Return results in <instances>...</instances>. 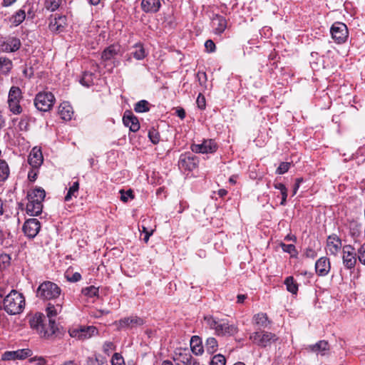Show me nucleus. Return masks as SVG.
<instances>
[{
    "instance_id": "nucleus-55",
    "label": "nucleus",
    "mask_w": 365,
    "mask_h": 365,
    "mask_svg": "<svg viewBox=\"0 0 365 365\" xmlns=\"http://www.w3.org/2000/svg\"><path fill=\"white\" fill-rule=\"evenodd\" d=\"M176 114L180 118V119H184L185 117V111L183 108H178L177 110H176Z\"/></svg>"
},
{
    "instance_id": "nucleus-23",
    "label": "nucleus",
    "mask_w": 365,
    "mask_h": 365,
    "mask_svg": "<svg viewBox=\"0 0 365 365\" xmlns=\"http://www.w3.org/2000/svg\"><path fill=\"white\" fill-rule=\"evenodd\" d=\"M58 114L63 120H70L73 114L72 106L68 102H63L58 107Z\"/></svg>"
},
{
    "instance_id": "nucleus-16",
    "label": "nucleus",
    "mask_w": 365,
    "mask_h": 365,
    "mask_svg": "<svg viewBox=\"0 0 365 365\" xmlns=\"http://www.w3.org/2000/svg\"><path fill=\"white\" fill-rule=\"evenodd\" d=\"M330 268V262L326 257L319 258L315 263V270L319 276L324 277L327 275Z\"/></svg>"
},
{
    "instance_id": "nucleus-59",
    "label": "nucleus",
    "mask_w": 365,
    "mask_h": 365,
    "mask_svg": "<svg viewBox=\"0 0 365 365\" xmlns=\"http://www.w3.org/2000/svg\"><path fill=\"white\" fill-rule=\"evenodd\" d=\"M98 359L96 358H88L86 360V365H96Z\"/></svg>"
},
{
    "instance_id": "nucleus-17",
    "label": "nucleus",
    "mask_w": 365,
    "mask_h": 365,
    "mask_svg": "<svg viewBox=\"0 0 365 365\" xmlns=\"http://www.w3.org/2000/svg\"><path fill=\"white\" fill-rule=\"evenodd\" d=\"M211 24L213 31L216 34L223 33L227 28V20L225 17L218 14L213 16Z\"/></svg>"
},
{
    "instance_id": "nucleus-19",
    "label": "nucleus",
    "mask_w": 365,
    "mask_h": 365,
    "mask_svg": "<svg viewBox=\"0 0 365 365\" xmlns=\"http://www.w3.org/2000/svg\"><path fill=\"white\" fill-rule=\"evenodd\" d=\"M66 21V16L58 15V16H55L49 24V29L52 31L58 33L62 32L67 24Z\"/></svg>"
},
{
    "instance_id": "nucleus-30",
    "label": "nucleus",
    "mask_w": 365,
    "mask_h": 365,
    "mask_svg": "<svg viewBox=\"0 0 365 365\" xmlns=\"http://www.w3.org/2000/svg\"><path fill=\"white\" fill-rule=\"evenodd\" d=\"M253 320L255 324L260 327L265 328L269 324L268 317L264 313H258L255 314L253 317Z\"/></svg>"
},
{
    "instance_id": "nucleus-47",
    "label": "nucleus",
    "mask_w": 365,
    "mask_h": 365,
    "mask_svg": "<svg viewBox=\"0 0 365 365\" xmlns=\"http://www.w3.org/2000/svg\"><path fill=\"white\" fill-rule=\"evenodd\" d=\"M148 137L153 144H157L160 141V135L158 132L154 129L149 130Z\"/></svg>"
},
{
    "instance_id": "nucleus-14",
    "label": "nucleus",
    "mask_w": 365,
    "mask_h": 365,
    "mask_svg": "<svg viewBox=\"0 0 365 365\" xmlns=\"http://www.w3.org/2000/svg\"><path fill=\"white\" fill-rule=\"evenodd\" d=\"M341 248V241L336 235H329L327 240V252L332 255H337Z\"/></svg>"
},
{
    "instance_id": "nucleus-31",
    "label": "nucleus",
    "mask_w": 365,
    "mask_h": 365,
    "mask_svg": "<svg viewBox=\"0 0 365 365\" xmlns=\"http://www.w3.org/2000/svg\"><path fill=\"white\" fill-rule=\"evenodd\" d=\"M284 284L288 292L296 294L298 292V284L292 276L287 277L284 280Z\"/></svg>"
},
{
    "instance_id": "nucleus-22",
    "label": "nucleus",
    "mask_w": 365,
    "mask_h": 365,
    "mask_svg": "<svg viewBox=\"0 0 365 365\" xmlns=\"http://www.w3.org/2000/svg\"><path fill=\"white\" fill-rule=\"evenodd\" d=\"M26 205V212L31 216H36L41 213L43 209V202L34 200H28Z\"/></svg>"
},
{
    "instance_id": "nucleus-39",
    "label": "nucleus",
    "mask_w": 365,
    "mask_h": 365,
    "mask_svg": "<svg viewBox=\"0 0 365 365\" xmlns=\"http://www.w3.org/2000/svg\"><path fill=\"white\" fill-rule=\"evenodd\" d=\"M93 74L91 72H84L80 81L81 83L86 87H89L93 84Z\"/></svg>"
},
{
    "instance_id": "nucleus-9",
    "label": "nucleus",
    "mask_w": 365,
    "mask_h": 365,
    "mask_svg": "<svg viewBox=\"0 0 365 365\" xmlns=\"http://www.w3.org/2000/svg\"><path fill=\"white\" fill-rule=\"evenodd\" d=\"M342 251V259L344 267L349 269L354 268L356 263L355 249L351 245H345L343 247Z\"/></svg>"
},
{
    "instance_id": "nucleus-6",
    "label": "nucleus",
    "mask_w": 365,
    "mask_h": 365,
    "mask_svg": "<svg viewBox=\"0 0 365 365\" xmlns=\"http://www.w3.org/2000/svg\"><path fill=\"white\" fill-rule=\"evenodd\" d=\"M145 322L143 318L135 315L124 317L118 321H115L113 324L117 327V329H133L144 324Z\"/></svg>"
},
{
    "instance_id": "nucleus-62",
    "label": "nucleus",
    "mask_w": 365,
    "mask_h": 365,
    "mask_svg": "<svg viewBox=\"0 0 365 365\" xmlns=\"http://www.w3.org/2000/svg\"><path fill=\"white\" fill-rule=\"evenodd\" d=\"M113 346V344L110 342L105 343L103 346V349L105 351H108L109 349H111Z\"/></svg>"
},
{
    "instance_id": "nucleus-49",
    "label": "nucleus",
    "mask_w": 365,
    "mask_h": 365,
    "mask_svg": "<svg viewBox=\"0 0 365 365\" xmlns=\"http://www.w3.org/2000/svg\"><path fill=\"white\" fill-rule=\"evenodd\" d=\"M290 168V163L287 162L281 163L279 166L276 170V173L279 175H282L287 173Z\"/></svg>"
},
{
    "instance_id": "nucleus-48",
    "label": "nucleus",
    "mask_w": 365,
    "mask_h": 365,
    "mask_svg": "<svg viewBox=\"0 0 365 365\" xmlns=\"http://www.w3.org/2000/svg\"><path fill=\"white\" fill-rule=\"evenodd\" d=\"M65 277L68 281L71 282H78L81 279V275L78 272H75L71 275L68 272H66Z\"/></svg>"
},
{
    "instance_id": "nucleus-4",
    "label": "nucleus",
    "mask_w": 365,
    "mask_h": 365,
    "mask_svg": "<svg viewBox=\"0 0 365 365\" xmlns=\"http://www.w3.org/2000/svg\"><path fill=\"white\" fill-rule=\"evenodd\" d=\"M55 101L56 98L51 92H39L35 97L34 105L38 110L47 112L52 108Z\"/></svg>"
},
{
    "instance_id": "nucleus-57",
    "label": "nucleus",
    "mask_w": 365,
    "mask_h": 365,
    "mask_svg": "<svg viewBox=\"0 0 365 365\" xmlns=\"http://www.w3.org/2000/svg\"><path fill=\"white\" fill-rule=\"evenodd\" d=\"M17 0H3L1 2V5L4 7H8L15 3Z\"/></svg>"
},
{
    "instance_id": "nucleus-58",
    "label": "nucleus",
    "mask_w": 365,
    "mask_h": 365,
    "mask_svg": "<svg viewBox=\"0 0 365 365\" xmlns=\"http://www.w3.org/2000/svg\"><path fill=\"white\" fill-rule=\"evenodd\" d=\"M36 175H37L36 173L34 172V170H31V171L29 172L28 178L31 181H35L36 179Z\"/></svg>"
},
{
    "instance_id": "nucleus-40",
    "label": "nucleus",
    "mask_w": 365,
    "mask_h": 365,
    "mask_svg": "<svg viewBox=\"0 0 365 365\" xmlns=\"http://www.w3.org/2000/svg\"><path fill=\"white\" fill-rule=\"evenodd\" d=\"M62 3V0H46L45 6L48 10L54 11L57 10Z\"/></svg>"
},
{
    "instance_id": "nucleus-44",
    "label": "nucleus",
    "mask_w": 365,
    "mask_h": 365,
    "mask_svg": "<svg viewBox=\"0 0 365 365\" xmlns=\"http://www.w3.org/2000/svg\"><path fill=\"white\" fill-rule=\"evenodd\" d=\"M120 200L124 202H126L128 201L129 199H133V197H134L133 191L130 189L128 190L126 192H125L123 190H120Z\"/></svg>"
},
{
    "instance_id": "nucleus-12",
    "label": "nucleus",
    "mask_w": 365,
    "mask_h": 365,
    "mask_svg": "<svg viewBox=\"0 0 365 365\" xmlns=\"http://www.w3.org/2000/svg\"><path fill=\"white\" fill-rule=\"evenodd\" d=\"M217 148L216 143L212 139L205 140L200 144H193L191 146L192 150L197 153H212L215 152Z\"/></svg>"
},
{
    "instance_id": "nucleus-13",
    "label": "nucleus",
    "mask_w": 365,
    "mask_h": 365,
    "mask_svg": "<svg viewBox=\"0 0 365 365\" xmlns=\"http://www.w3.org/2000/svg\"><path fill=\"white\" fill-rule=\"evenodd\" d=\"M32 351L29 349H18L16 351H8L3 354V360L24 359L30 356Z\"/></svg>"
},
{
    "instance_id": "nucleus-29",
    "label": "nucleus",
    "mask_w": 365,
    "mask_h": 365,
    "mask_svg": "<svg viewBox=\"0 0 365 365\" xmlns=\"http://www.w3.org/2000/svg\"><path fill=\"white\" fill-rule=\"evenodd\" d=\"M12 62L7 58L0 57V75L7 74L12 68Z\"/></svg>"
},
{
    "instance_id": "nucleus-7",
    "label": "nucleus",
    "mask_w": 365,
    "mask_h": 365,
    "mask_svg": "<svg viewBox=\"0 0 365 365\" xmlns=\"http://www.w3.org/2000/svg\"><path fill=\"white\" fill-rule=\"evenodd\" d=\"M330 32L332 38L338 44L345 43L349 36L346 25L341 22H335L332 25Z\"/></svg>"
},
{
    "instance_id": "nucleus-38",
    "label": "nucleus",
    "mask_w": 365,
    "mask_h": 365,
    "mask_svg": "<svg viewBox=\"0 0 365 365\" xmlns=\"http://www.w3.org/2000/svg\"><path fill=\"white\" fill-rule=\"evenodd\" d=\"M26 18L25 11L22 9L19 10L14 15H13L11 19L12 22L15 26H18L21 24Z\"/></svg>"
},
{
    "instance_id": "nucleus-25",
    "label": "nucleus",
    "mask_w": 365,
    "mask_h": 365,
    "mask_svg": "<svg viewBox=\"0 0 365 365\" xmlns=\"http://www.w3.org/2000/svg\"><path fill=\"white\" fill-rule=\"evenodd\" d=\"M46 196L45 190L41 187L35 188L28 192V200H34L43 202Z\"/></svg>"
},
{
    "instance_id": "nucleus-56",
    "label": "nucleus",
    "mask_w": 365,
    "mask_h": 365,
    "mask_svg": "<svg viewBox=\"0 0 365 365\" xmlns=\"http://www.w3.org/2000/svg\"><path fill=\"white\" fill-rule=\"evenodd\" d=\"M274 187L275 189H277V190H280L281 193L283 191H285V190H287V187H285V185L284 184H282V183H280V182L274 183Z\"/></svg>"
},
{
    "instance_id": "nucleus-61",
    "label": "nucleus",
    "mask_w": 365,
    "mask_h": 365,
    "mask_svg": "<svg viewBox=\"0 0 365 365\" xmlns=\"http://www.w3.org/2000/svg\"><path fill=\"white\" fill-rule=\"evenodd\" d=\"M237 298V303L242 304L247 299V296L245 294H238Z\"/></svg>"
},
{
    "instance_id": "nucleus-11",
    "label": "nucleus",
    "mask_w": 365,
    "mask_h": 365,
    "mask_svg": "<svg viewBox=\"0 0 365 365\" xmlns=\"http://www.w3.org/2000/svg\"><path fill=\"white\" fill-rule=\"evenodd\" d=\"M198 160L197 157L190 153H184L180 156L178 165L185 170H193L197 168Z\"/></svg>"
},
{
    "instance_id": "nucleus-34",
    "label": "nucleus",
    "mask_w": 365,
    "mask_h": 365,
    "mask_svg": "<svg viewBox=\"0 0 365 365\" xmlns=\"http://www.w3.org/2000/svg\"><path fill=\"white\" fill-rule=\"evenodd\" d=\"M9 175V168L8 164L0 160V182L5 181Z\"/></svg>"
},
{
    "instance_id": "nucleus-18",
    "label": "nucleus",
    "mask_w": 365,
    "mask_h": 365,
    "mask_svg": "<svg viewBox=\"0 0 365 365\" xmlns=\"http://www.w3.org/2000/svg\"><path fill=\"white\" fill-rule=\"evenodd\" d=\"M56 330L57 327L55 319H48V322H46V321L43 322L38 334L41 337L48 338L53 335Z\"/></svg>"
},
{
    "instance_id": "nucleus-26",
    "label": "nucleus",
    "mask_w": 365,
    "mask_h": 365,
    "mask_svg": "<svg viewBox=\"0 0 365 365\" xmlns=\"http://www.w3.org/2000/svg\"><path fill=\"white\" fill-rule=\"evenodd\" d=\"M62 303H58L56 305L48 303L46 309V315L48 319H54L58 314L61 312Z\"/></svg>"
},
{
    "instance_id": "nucleus-10",
    "label": "nucleus",
    "mask_w": 365,
    "mask_h": 365,
    "mask_svg": "<svg viewBox=\"0 0 365 365\" xmlns=\"http://www.w3.org/2000/svg\"><path fill=\"white\" fill-rule=\"evenodd\" d=\"M41 229L39 221L36 218H30L25 221L23 225V231L29 238L35 237Z\"/></svg>"
},
{
    "instance_id": "nucleus-36",
    "label": "nucleus",
    "mask_w": 365,
    "mask_h": 365,
    "mask_svg": "<svg viewBox=\"0 0 365 365\" xmlns=\"http://www.w3.org/2000/svg\"><path fill=\"white\" fill-rule=\"evenodd\" d=\"M217 341L214 337H209L206 340L205 348L209 353H214L217 349Z\"/></svg>"
},
{
    "instance_id": "nucleus-41",
    "label": "nucleus",
    "mask_w": 365,
    "mask_h": 365,
    "mask_svg": "<svg viewBox=\"0 0 365 365\" xmlns=\"http://www.w3.org/2000/svg\"><path fill=\"white\" fill-rule=\"evenodd\" d=\"M82 294L88 297H93L98 296V288L94 286H90L85 287L82 289Z\"/></svg>"
},
{
    "instance_id": "nucleus-60",
    "label": "nucleus",
    "mask_w": 365,
    "mask_h": 365,
    "mask_svg": "<svg viewBox=\"0 0 365 365\" xmlns=\"http://www.w3.org/2000/svg\"><path fill=\"white\" fill-rule=\"evenodd\" d=\"M21 44V42H20V40L18 39V38H12V40L11 41V43H7V46H20Z\"/></svg>"
},
{
    "instance_id": "nucleus-28",
    "label": "nucleus",
    "mask_w": 365,
    "mask_h": 365,
    "mask_svg": "<svg viewBox=\"0 0 365 365\" xmlns=\"http://www.w3.org/2000/svg\"><path fill=\"white\" fill-rule=\"evenodd\" d=\"M310 349L314 352L320 353L322 355H324L325 351L329 350V344L327 341L322 340L317 344L310 346Z\"/></svg>"
},
{
    "instance_id": "nucleus-15",
    "label": "nucleus",
    "mask_w": 365,
    "mask_h": 365,
    "mask_svg": "<svg viewBox=\"0 0 365 365\" xmlns=\"http://www.w3.org/2000/svg\"><path fill=\"white\" fill-rule=\"evenodd\" d=\"M123 122L125 126L128 127L132 132H136L140 129L139 121L130 111H125L123 117Z\"/></svg>"
},
{
    "instance_id": "nucleus-50",
    "label": "nucleus",
    "mask_w": 365,
    "mask_h": 365,
    "mask_svg": "<svg viewBox=\"0 0 365 365\" xmlns=\"http://www.w3.org/2000/svg\"><path fill=\"white\" fill-rule=\"evenodd\" d=\"M180 356L182 357V359H178L180 360L181 362H182L184 364L187 365V364H189L190 363H192L190 361V360L192 359V356L190 355V353L180 354Z\"/></svg>"
},
{
    "instance_id": "nucleus-33",
    "label": "nucleus",
    "mask_w": 365,
    "mask_h": 365,
    "mask_svg": "<svg viewBox=\"0 0 365 365\" xmlns=\"http://www.w3.org/2000/svg\"><path fill=\"white\" fill-rule=\"evenodd\" d=\"M21 89L17 86H12L9 93L8 101H21Z\"/></svg>"
},
{
    "instance_id": "nucleus-35",
    "label": "nucleus",
    "mask_w": 365,
    "mask_h": 365,
    "mask_svg": "<svg viewBox=\"0 0 365 365\" xmlns=\"http://www.w3.org/2000/svg\"><path fill=\"white\" fill-rule=\"evenodd\" d=\"M134 110L137 113L148 112L150 110V103L145 100H141L135 103Z\"/></svg>"
},
{
    "instance_id": "nucleus-21",
    "label": "nucleus",
    "mask_w": 365,
    "mask_h": 365,
    "mask_svg": "<svg viewBox=\"0 0 365 365\" xmlns=\"http://www.w3.org/2000/svg\"><path fill=\"white\" fill-rule=\"evenodd\" d=\"M141 9L145 13H156L161 6L160 0H142Z\"/></svg>"
},
{
    "instance_id": "nucleus-53",
    "label": "nucleus",
    "mask_w": 365,
    "mask_h": 365,
    "mask_svg": "<svg viewBox=\"0 0 365 365\" xmlns=\"http://www.w3.org/2000/svg\"><path fill=\"white\" fill-rule=\"evenodd\" d=\"M197 104L200 109L205 108V99L201 94H200L197 98Z\"/></svg>"
},
{
    "instance_id": "nucleus-42",
    "label": "nucleus",
    "mask_w": 365,
    "mask_h": 365,
    "mask_svg": "<svg viewBox=\"0 0 365 365\" xmlns=\"http://www.w3.org/2000/svg\"><path fill=\"white\" fill-rule=\"evenodd\" d=\"M115 54L116 51L113 47H106L102 53V58L104 60H109Z\"/></svg>"
},
{
    "instance_id": "nucleus-45",
    "label": "nucleus",
    "mask_w": 365,
    "mask_h": 365,
    "mask_svg": "<svg viewBox=\"0 0 365 365\" xmlns=\"http://www.w3.org/2000/svg\"><path fill=\"white\" fill-rule=\"evenodd\" d=\"M111 364L112 365H125L123 356L118 353H115L113 355Z\"/></svg>"
},
{
    "instance_id": "nucleus-2",
    "label": "nucleus",
    "mask_w": 365,
    "mask_h": 365,
    "mask_svg": "<svg viewBox=\"0 0 365 365\" xmlns=\"http://www.w3.org/2000/svg\"><path fill=\"white\" fill-rule=\"evenodd\" d=\"M204 320L207 326L213 329L218 336H231L238 332L237 327L233 324H229L227 319L206 316Z\"/></svg>"
},
{
    "instance_id": "nucleus-27",
    "label": "nucleus",
    "mask_w": 365,
    "mask_h": 365,
    "mask_svg": "<svg viewBox=\"0 0 365 365\" xmlns=\"http://www.w3.org/2000/svg\"><path fill=\"white\" fill-rule=\"evenodd\" d=\"M190 347L192 352L196 354H202L203 353V346L201 339L198 336H192L190 339Z\"/></svg>"
},
{
    "instance_id": "nucleus-64",
    "label": "nucleus",
    "mask_w": 365,
    "mask_h": 365,
    "mask_svg": "<svg viewBox=\"0 0 365 365\" xmlns=\"http://www.w3.org/2000/svg\"><path fill=\"white\" fill-rule=\"evenodd\" d=\"M227 194V191L225 189H220L218 190V195L222 197L225 196Z\"/></svg>"
},
{
    "instance_id": "nucleus-32",
    "label": "nucleus",
    "mask_w": 365,
    "mask_h": 365,
    "mask_svg": "<svg viewBox=\"0 0 365 365\" xmlns=\"http://www.w3.org/2000/svg\"><path fill=\"white\" fill-rule=\"evenodd\" d=\"M79 190V183L78 181L74 182L69 187L66 195L65 196V201L68 202L71 200L73 197H76Z\"/></svg>"
},
{
    "instance_id": "nucleus-1",
    "label": "nucleus",
    "mask_w": 365,
    "mask_h": 365,
    "mask_svg": "<svg viewBox=\"0 0 365 365\" xmlns=\"http://www.w3.org/2000/svg\"><path fill=\"white\" fill-rule=\"evenodd\" d=\"M25 305L23 294L16 289L7 292L6 287H0V309H4L8 314L15 315L21 313Z\"/></svg>"
},
{
    "instance_id": "nucleus-24",
    "label": "nucleus",
    "mask_w": 365,
    "mask_h": 365,
    "mask_svg": "<svg viewBox=\"0 0 365 365\" xmlns=\"http://www.w3.org/2000/svg\"><path fill=\"white\" fill-rule=\"evenodd\" d=\"M45 321V317L41 314L37 313L34 317H32V318H31L29 324L31 327L33 329H35L37 331V333L39 334V331L42 328V326Z\"/></svg>"
},
{
    "instance_id": "nucleus-37",
    "label": "nucleus",
    "mask_w": 365,
    "mask_h": 365,
    "mask_svg": "<svg viewBox=\"0 0 365 365\" xmlns=\"http://www.w3.org/2000/svg\"><path fill=\"white\" fill-rule=\"evenodd\" d=\"M8 104L9 110L12 113L18 115L22 112L20 101H8Z\"/></svg>"
},
{
    "instance_id": "nucleus-43",
    "label": "nucleus",
    "mask_w": 365,
    "mask_h": 365,
    "mask_svg": "<svg viewBox=\"0 0 365 365\" xmlns=\"http://www.w3.org/2000/svg\"><path fill=\"white\" fill-rule=\"evenodd\" d=\"M226 359L222 354L214 356L211 360L210 365H225Z\"/></svg>"
},
{
    "instance_id": "nucleus-54",
    "label": "nucleus",
    "mask_w": 365,
    "mask_h": 365,
    "mask_svg": "<svg viewBox=\"0 0 365 365\" xmlns=\"http://www.w3.org/2000/svg\"><path fill=\"white\" fill-rule=\"evenodd\" d=\"M305 256L308 258L314 259L317 257V252L312 248H307L305 251Z\"/></svg>"
},
{
    "instance_id": "nucleus-46",
    "label": "nucleus",
    "mask_w": 365,
    "mask_h": 365,
    "mask_svg": "<svg viewBox=\"0 0 365 365\" xmlns=\"http://www.w3.org/2000/svg\"><path fill=\"white\" fill-rule=\"evenodd\" d=\"M281 247L284 252L289 253L292 255L297 254L295 246L292 244L287 245L281 243Z\"/></svg>"
},
{
    "instance_id": "nucleus-20",
    "label": "nucleus",
    "mask_w": 365,
    "mask_h": 365,
    "mask_svg": "<svg viewBox=\"0 0 365 365\" xmlns=\"http://www.w3.org/2000/svg\"><path fill=\"white\" fill-rule=\"evenodd\" d=\"M43 155L39 149L34 148L30 153L28 158L29 165L33 168H38L43 163Z\"/></svg>"
},
{
    "instance_id": "nucleus-51",
    "label": "nucleus",
    "mask_w": 365,
    "mask_h": 365,
    "mask_svg": "<svg viewBox=\"0 0 365 365\" xmlns=\"http://www.w3.org/2000/svg\"><path fill=\"white\" fill-rule=\"evenodd\" d=\"M359 260L365 265V244L362 245L359 249Z\"/></svg>"
},
{
    "instance_id": "nucleus-3",
    "label": "nucleus",
    "mask_w": 365,
    "mask_h": 365,
    "mask_svg": "<svg viewBox=\"0 0 365 365\" xmlns=\"http://www.w3.org/2000/svg\"><path fill=\"white\" fill-rule=\"evenodd\" d=\"M61 293V288L56 284L50 281H45L40 284L36 290L37 297L43 300L57 299Z\"/></svg>"
},
{
    "instance_id": "nucleus-52",
    "label": "nucleus",
    "mask_w": 365,
    "mask_h": 365,
    "mask_svg": "<svg viewBox=\"0 0 365 365\" xmlns=\"http://www.w3.org/2000/svg\"><path fill=\"white\" fill-rule=\"evenodd\" d=\"M134 57L140 60L143 58L145 56V51L144 49V47H140V49L137 51H135L134 53Z\"/></svg>"
},
{
    "instance_id": "nucleus-8",
    "label": "nucleus",
    "mask_w": 365,
    "mask_h": 365,
    "mask_svg": "<svg viewBox=\"0 0 365 365\" xmlns=\"http://www.w3.org/2000/svg\"><path fill=\"white\" fill-rule=\"evenodd\" d=\"M97 329L95 327H79L69 330L70 336L79 340L89 339L97 334Z\"/></svg>"
},
{
    "instance_id": "nucleus-63",
    "label": "nucleus",
    "mask_w": 365,
    "mask_h": 365,
    "mask_svg": "<svg viewBox=\"0 0 365 365\" xmlns=\"http://www.w3.org/2000/svg\"><path fill=\"white\" fill-rule=\"evenodd\" d=\"M19 46L16 47H6L5 51L7 52H14L19 49Z\"/></svg>"
},
{
    "instance_id": "nucleus-5",
    "label": "nucleus",
    "mask_w": 365,
    "mask_h": 365,
    "mask_svg": "<svg viewBox=\"0 0 365 365\" xmlns=\"http://www.w3.org/2000/svg\"><path fill=\"white\" fill-rule=\"evenodd\" d=\"M277 336L269 331H261L253 332L250 336V339L257 346L265 348L277 340Z\"/></svg>"
}]
</instances>
